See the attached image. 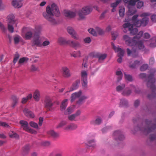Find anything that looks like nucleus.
Listing matches in <instances>:
<instances>
[{
  "label": "nucleus",
  "mask_w": 156,
  "mask_h": 156,
  "mask_svg": "<svg viewBox=\"0 0 156 156\" xmlns=\"http://www.w3.org/2000/svg\"><path fill=\"white\" fill-rule=\"evenodd\" d=\"M60 15L58 8L55 3H52L51 6L49 5L47 6L45 11L43 12L42 14L44 18L52 25L57 23V21L53 17L54 15L58 17Z\"/></svg>",
  "instance_id": "1"
},
{
  "label": "nucleus",
  "mask_w": 156,
  "mask_h": 156,
  "mask_svg": "<svg viewBox=\"0 0 156 156\" xmlns=\"http://www.w3.org/2000/svg\"><path fill=\"white\" fill-rule=\"evenodd\" d=\"M123 39L126 44L129 46H134L137 47L139 50H143L144 48L143 42L141 41H137V40L131 39V38L128 35H124Z\"/></svg>",
  "instance_id": "2"
},
{
  "label": "nucleus",
  "mask_w": 156,
  "mask_h": 156,
  "mask_svg": "<svg viewBox=\"0 0 156 156\" xmlns=\"http://www.w3.org/2000/svg\"><path fill=\"white\" fill-rule=\"evenodd\" d=\"M154 76L153 74H150L148 76V80L147 83V87H150L152 90V94L148 95V98L150 99L156 98V93H155V92L156 91V87L154 84L155 82V79Z\"/></svg>",
  "instance_id": "3"
},
{
  "label": "nucleus",
  "mask_w": 156,
  "mask_h": 156,
  "mask_svg": "<svg viewBox=\"0 0 156 156\" xmlns=\"http://www.w3.org/2000/svg\"><path fill=\"white\" fill-rule=\"evenodd\" d=\"M148 13L144 12L141 14L140 16L144 17L142 20H138L133 22L134 25L136 27H140L141 26L145 27L147 25L148 22V18L147 16H149Z\"/></svg>",
  "instance_id": "4"
},
{
  "label": "nucleus",
  "mask_w": 156,
  "mask_h": 156,
  "mask_svg": "<svg viewBox=\"0 0 156 156\" xmlns=\"http://www.w3.org/2000/svg\"><path fill=\"white\" fill-rule=\"evenodd\" d=\"M145 123L147 126V128L142 129L137 127L136 130L143 131L144 133L147 134L156 128V124H153L152 121L148 119H146L145 120Z\"/></svg>",
  "instance_id": "5"
},
{
  "label": "nucleus",
  "mask_w": 156,
  "mask_h": 156,
  "mask_svg": "<svg viewBox=\"0 0 156 156\" xmlns=\"http://www.w3.org/2000/svg\"><path fill=\"white\" fill-rule=\"evenodd\" d=\"M92 8L89 6L84 7L82 9L80 10L78 12L79 18L81 20H83L85 18V16L89 14L92 11Z\"/></svg>",
  "instance_id": "6"
},
{
  "label": "nucleus",
  "mask_w": 156,
  "mask_h": 156,
  "mask_svg": "<svg viewBox=\"0 0 156 156\" xmlns=\"http://www.w3.org/2000/svg\"><path fill=\"white\" fill-rule=\"evenodd\" d=\"M31 43V46L32 47L36 46L41 47H42L41 39L39 33L37 32L35 33Z\"/></svg>",
  "instance_id": "7"
},
{
  "label": "nucleus",
  "mask_w": 156,
  "mask_h": 156,
  "mask_svg": "<svg viewBox=\"0 0 156 156\" xmlns=\"http://www.w3.org/2000/svg\"><path fill=\"white\" fill-rule=\"evenodd\" d=\"M44 108L48 111H51L53 105L51 97L48 96H46L44 99Z\"/></svg>",
  "instance_id": "8"
},
{
  "label": "nucleus",
  "mask_w": 156,
  "mask_h": 156,
  "mask_svg": "<svg viewBox=\"0 0 156 156\" xmlns=\"http://www.w3.org/2000/svg\"><path fill=\"white\" fill-rule=\"evenodd\" d=\"M112 45L115 51L118 53V56L119 57V58L117 59V61L119 63H121L122 62V57L124 55V51L120 48L115 46L113 43H112Z\"/></svg>",
  "instance_id": "9"
},
{
  "label": "nucleus",
  "mask_w": 156,
  "mask_h": 156,
  "mask_svg": "<svg viewBox=\"0 0 156 156\" xmlns=\"http://www.w3.org/2000/svg\"><path fill=\"white\" fill-rule=\"evenodd\" d=\"M81 84L82 87L84 89H86L87 87V71L83 70L81 73Z\"/></svg>",
  "instance_id": "10"
},
{
  "label": "nucleus",
  "mask_w": 156,
  "mask_h": 156,
  "mask_svg": "<svg viewBox=\"0 0 156 156\" xmlns=\"http://www.w3.org/2000/svg\"><path fill=\"white\" fill-rule=\"evenodd\" d=\"M61 73L62 76L65 78H69L71 76V73L69 69L67 66H64L61 69Z\"/></svg>",
  "instance_id": "11"
},
{
  "label": "nucleus",
  "mask_w": 156,
  "mask_h": 156,
  "mask_svg": "<svg viewBox=\"0 0 156 156\" xmlns=\"http://www.w3.org/2000/svg\"><path fill=\"white\" fill-rule=\"evenodd\" d=\"M67 31L72 38L76 40L79 39V35L72 27H67Z\"/></svg>",
  "instance_id": "12"
},
{
  "label": "nucleus",
  "mask_w": 156,
  "mask_h": 156,
  "mask_svg": "<svg viewBox=\"0 0 156 156\" xmlns=\"http://www.w3.org/2000/svg\"><path fill=\"white\" fill-rule=\"evenodd\" d=\"M93 56L98 58L99 62H101L102 61L104 60L105 59L107 55L105 54H102L98 52H96L94 54Z\"/></svg>",
  "instance_id": "13"
},
{
  "label": "nucleus",
  "mask_w": 156,
  "mask_h": 156,
  "mask_svg": "<svg viewBox=\"0 0 156 156\" xmlns=\"http://www.w3.org/2000/svg\"><path fill=\"white\" fill-rule=\"evenodd\" d=\"M23 0H13L12 2V5L15 8H20L23 5L22 2Z\"/></svg>",
  "instance_id": "14"
},
{
  "label": "nucleus",
  "mask_w": 156,
  "mask_h": 156,
  "mask_svg": "<svg viewBox=\"0 0 156 156\" xmlns=\"http://www.w3.org/2000/svg\"><path fill=\"white\" fill-rule=\"evenodd\" d=\"M67 44L73 48H79L81 47V44L78 41H74L71 40H68Z\"/></svg>",
  "instance_id": "15"
},
{
  "label": "nucleus",
  "mask_w": 156,
  "mask_h": 156,
  "mask_svg": "<svg viewBox=\"0 0 156 156\" xmlns=\"http://www.w3.org/2000/svg\"><path fill=\"white\" fill-rule=\"evenodd\" d=\"M30 148V144H27L24 146L23 147L22 153L23 155L26 156L29 153Z\"/></svg>",
  "instance_id": "16"
},
{
  "label": "nucleus",
  "mask_w": 156,
  "mask_h": 156,
  "mask_svg": "<svg viewBox=\"0 0 156 156\" xmlns=\"http://www.w3.org/2000/svg\"><path fill=\"white\" fill-rule=\"evenodd\" d=\"M64 15L68 18H73L76 16V13L75 12L69 10H65L64 11Z\"/></svg>",
  "instance_id": "17"
},
{
  "label": "nucleus",
  "mask_w": 156,
  "mask_h": 156,
  "mask_svg": "<svg viewBox=\"0 0 156 156\" xmlns=\"http://www.w3.org/2000/svg\"><path fill=\"white\" fill-rule=\"evenodd\" d=\"M15 16L12 14H10L7 17V21L8 23L15 24L16 22Z\"/></svg>",
  "instance_id": "18"
},
{
  "label": "nucleus",
  "mask_w": 156,
  "mask_h": 156,
  "mask_svg": "<svg viewBox=\"0 0 156 156\" xmlns=\"http://www.w3.org/2000/svg\"><path fill=\"white\" fill-rule=\"evenodd\" d=\"M127 55L128 56H132L133 57H136L137 55V53L136 52L135 50L133 48L131 50L127 48L126 49Z\"/></svg>",
  "instance_id": "19"
},
{
  "label": "nucleus",
  "mask_w": 156,
  "mask_h": 156,
  "mask_svg": "<svg viewBox=\"0 0 156 156\" xmlns=\"http://www.w3.org/2000/svg\"><path fill=\"white\" fill-rule=\"evenodd\" d=\"M77 128V126L75 124H70L67 125L65 127V130L69 131V130H73Z\"/></svg>",
  "instance_id": "20"
},
{
  "label": "nucleus",
  "mask_w": 156,
  "mask_h": 156,
  "mask_svg": "<svg viewBox=\"0 0 156 156\" xmlns=\"http://www.w3.org/2000/svg\"><path fill=\"white\" fill-rule=\"evenodd\" d=\"M23 112L24 114L28 117L34 118V114L27 108H25L23 110Z\"/></svg>",
  "instance_id": "21"
},
{
  "label": "nucleus",
  "mask_w": 156,
  "mask_h": 156,
  "mask_svg": "<svg viewBox=\"0 0 156 156\" xmlns=\"http://www.w3.org/2000/svg\"><path fill=\"white\" fill-rule=\"evenodd\" d=\"M81 94V91L80 90L78 92H75L72 94L71 97V102H73L77 98L79 97Z\"/></svg>",
  "instance_id": "22"
},
{
  "label": "nucleus",
  "mask_w": 156,
  "mask_h": 156,
  "mask_svg": "<svg viewBox=\"0 0 156 156\" xmlns=\"http://www.w3.org/2000/svg\"><path fill=\"white\" fill-rule=\"evenodd\" d=\"M20 123L21 124L22 127L24 130L27 131L28 130V123L27 122L24 120H21Z\"/></svg>",
  "instance_id": "23"
},
{
  "label": "nucleus",
  "mask_w": 156,
  "mask_h": 156,
  "mask_svg": "<svg viewBox=\"0 0 156 156\" xmlns=\"http://www.w3.org/2000/svg\"><path fill=\"white\" fill-rule=\"evenodd\" d=\"M114 135L115 136H119V139L120 140H123L125 138V137L122 134L121 131L119 130H117L115 131L114 133Z\"/></svg>",
  "instance_id": "24"
},
{
  "label": "nucleus",
  "mask_w": 156,
  "mask_h": 156,
  "mask_svg": "<svg viewBox=\"0 0 156 156\" xmlns=\"http://www.w3.org/2000/svg\"><path fill=\"white\" fill-rule=\"evenodd\" d=\"M34 98L36 101H38L40 99V92L37 90H35L33 95Z\"/></svg>",
  "instance_id": "25"
},
{
  "label": "nucleus",
  "mask_w": 156,
  "mask_h": 156,
  "mask_svg": "<svg viewBox=\"0 0 156 156\" xmlns=\"http://www.w3.org/2000/svg\"><path fill=\"white\" fill-rule=\"evenodd\" d=\"M68 40L67 41L64 38L60 37L58 39V43L60 45L67 44Z\"/></svg>",
  "instance_id": "26"
},
{
  "label": "nucleus",
  "mask_w": 156,
  "mask_h": 156,
  "mask_svg": "<svg viewBox=\"0 0 156 156\" xmlns=\"http://www.w3.org/2000/svg\"><path fill=\"white\" fill-rule=\"evenodd\" d=\"M136 12V10L135 8L133 7L129 8L127 14L129 16H132Z\"/></svg>",
  "instance_id": "27"
},
{
  "label": "nucleus",
  "mask_w": 156,
  "mask_h": 156,
  "mask_svg": "<svg viewBox=\"0 0 156 156\" xmlns=\"http://www.w3.org/2000/svg\"><path fill=\"white\" fill-rule=\"evenodd\" d=\"M80 80H77L75 81L73 84L71 90L77 89L78 88L79 84L80 83Z\"/></svg>",
  "instance_id": "28"
},
{
  "label": "nucleus",
  "mask_w": 156,
  "mask_h": 156,
  "mask_svg": "<svg viewBox=\"0 0 156 156\" xmlns=\"http://www.w3.org/2000/svg\"><path fill=\"white\" fill-rule=\"evenodd\" d=\"M125 3L128 4L129 5L134 6L136 3L139 0H123Z\"/></svg>",
  "instance_id": "29"
},
{
  "label": "nucleus",
  "mask_w": 156,
  "mask_h": 156,
  "mask_svg": "<svg viewBox=\"0 0 156 156\" xmlns=\"http://www.w3.org/2000/svg\"><path fill=\"white\" fill-rule=\"evenodd\" d=\"M29 60V58L27 57H24L20 58L18 62V64H22L24 63H27Z\"/></svg>",
  "instance_id": "30"
},
{
  "label": "nucleus",
  "mask_w": 156,
  "mask_h": 156,
  "mask_svg": "<svg viewBox=\"0 0 156 156\" xmlns=\"http://www.w3.org/2000/svg\"><path fill=\"white\" fill-rule=\"evenodd\" d=\"M102 120L100 118H98L95 120H92L91 123L94 125H99L101 124Z\"/></svg>",
  "instance_id": "31"
},
{
  "label": "nucleus",
  "mask_w": 156,
  "mask_h": 156,
  "mask_svg": "<svg viewBox=\"0 0 156 156\" xmlns=\"http://www.w3.org/2000/svg\"><path fill=\"white\" fill-rule=\"evenodd\" d=\"M67 99H65L63 101L61 105H60V108L61 111H64L65 110L67 105Z\"/></svg>",
  "instance_id": "32"
},
{
  "label": "nucleus",
  "mask_w": 156,
  "mask_h": 156,
  "mask_svg": "<svg viewBox=\"0 0 156 156\" xmlns=\"http://www.w3.org/2000/svg\"><path fill=\"white\" fill-rule=\"evenodd\" d=\"M33 36V32L30 30L27 31L24 36V38L26 40L30 39Z\"/></svg>",
  "instance_id": "33"
},
{
  "label": "nucleus",
  "mask_w": 156,
  "mask_h": 156,
  "mask_svg": "<svg viewBox=\"0 0 156 156\" xmlns=\"http://www.w3.org/2000/svg\"><path fill=\"white\" fill-rule=\"evenodd\" d=\"M48 133L49 135L55 138L57 137L58 136V133L52 130H49L48 132Z\"/></svg>",
  "instance_id": "34"
},
{
  "label": "nucleus",
  "mask_w": 156,
  "mask_h": 156,
  "mask_svg": "<svg viewBox=\"0 0 156 156\" xmlns=\"http://www.w3.org/2000/svg\"><path fill=\"white\" fill-rule=\"evenodd\" d=\"M12 98L13 101L12 106V108H14L18 103V98L15 96H12Z\"/></svg>",
  "instance_id": "35"
},
{
  "label": "nucleus",
  "mask_w": 156,
  "mask_h": 156,
  "mask_svg": "<svg viewBox=\"0 0 156 156\" xmlns=\"http://www.w3.org/2000/svg\"><path fill=\"white\" fill-rule=\"evenodd\" d=\"M140 64V61L136 60L134 61L133 64L129 65V67L133 69L139 66Z\"/></svg>",
  "instance_id": "36"
},
{
  "label": "nucleus",
  "mask_w": 156,
  "mask_h": 156,
  "mask_svg": "<svg viewBox=\"0 0 156 156\" xmlns=\"http://www.w3.org/2000/svg\"><path fill=\"white\" fill-rule=\"evenodd\" d=\"M143 32L142 31H141L139 32V33L137 34L133 38H131V39H134L135 40H138L143 35Z\"/></svg>",
  "instance_id": "37"
},
{
  "label": "nucleus",
  "mask_w": 156,
  "mask_h": 156,
  "mask_svg": "<svg viewBox=\"0 0 156 156\" xmlns=\"http://www.w3.org/2000/svg\"><path fill=\"white\" fill-rule=\"evenodd\" d=\"M127 101L124 99H122L120 100V102L119 104V105L122 106L126 107L128 105Z\"/></svg>",
  "instance_id": "38"
},
{
  "label": "nucleus",
  "mask_w": 156,
  "mask_h": 156,
  "mask_svg": "<svg viewBox=\"0 0 156 156\" xmlns=\"http://www.w3.org/2000/svg\"><path fill=\"white\" fill-rule=\"evenodd\" d=\"M9 137L11 138H18L19 137L18 135L13 131H11L9 133Z\"/></svg>",
  "instance_id": "39"
},
{
  "label": "nucleus",
  "mask_w": 156,
  "mask_h": 156,
  "mask_svg": "<svg viewBox=\"0 0 156 156\" xmlns=\"http://www.w3.org/2000/svg\"><path fill=\"white\" fill-rule=\"evenodd\" d=\"M32 97V95L31 94H29L27 97L23 98L22 100V103L23 104H24L26 103L27 101L30 99Z\"/></svg>",
  "instance_id": "40"
},
{
  "label": "nucleus",
  "mask_w": 156,
  "mask_h": 156,
  "mask_svg": "<svg viewBox=\"0 0 156 156\" xmlns=\"http://www.w3.org/2000/svg\"><path fill=\"white\" fill-rule=\"evenodd\" d=\"M129 31H130V33L133 35H135L136 34L138 31L137 28H135L133 29V25L131 26V28H129Z\"/></svg>",
  "instance_id": "41"
},
{
  "label": "nucleus",
  "mask_w": 156,
  "mask_h": 156,
  "mask_svg": "<svg viewBox=\"0 0 156 156\" xmlns=\"http://www.w3.org/2000/svg\"><path fill=\"white\" fill-rule=\"evenodd\" d=\"M131 90L126 88L123 90L122 94L124 96H128L131 94Z\"/></svg>",
  "instance_id": "42"
},
{
  "label": "nucleus",
  "mask_w": 156,
  "mask_h": 156,
  "mask_svg": "<svg viewBox=\"0 0 156 156\" xmlns=\"http://www.w3.org/2000/svg\"><path fill=\"white\" fill-rule=\"evenodd\" d=\"M133 25V24H130L129 23H125L123 25V27L124 29L123 30V31L124 32H126V31L125 30V29L126 28H128L129 30V28H131V26Z\"/></svg>",
  "instance_id": "43"
},
{
  "label": "nucleus",
  "mask_w": 156,
  "mask_h": 156,
  "mask_svg": "<svg viewBox=\"0 0 156 156\" xmlns=\"http://www.w3.org/2000/svg\"><path fill=\"white\" fill-rule=\"evenodd\" d=\"M14 24L8 23V29L9 32L11 33H12L14 32L13 25Z\"/></svg>",
  "instance_id": "44"
},
{
  "label": "nucleus",
  "mask_w": 156,
  "mask_h": 156,
  "mask_svg": "<svg viewBox=\"0 0 156 156\" xmlns=\"http://www.w3.org/2000/svg\"><path fill=\"white\" fill-rule=\"evenodd\" d=\"M124 76L125 77V79H126V80L130 82L133 81V77H132L131 75L129 74H127L125 73H124Z\"/></svg>",
  "instance_id": "45"
},
{
  "label": "nucleus",
  "mask_w": 156,
  "mask_h": 156,
  "mask_svg": "<svg viewBox=\"0 0 156 156\" xmlns=\"http://www.w3.org/2000/svg\"><path fill=\"white\" fill-rule=\"evenodd\" d=\"M71 56L75 58L80 57L81 56L80 51H78L76 52L73 53L71 54Z\"/></svg>",
  "instance_id": "46"
},
{
  "label": "nucleus",
  "mask_w": 156,
  "mask_h": 156,
  "mask_svg": "<svg viewBox=\"0 0 156 156\" xmlns=\"http://www.w3.org/2000/svg\"><path fill=\"white\" fill-rule=\"evenodd\" d=\"M73 111V107H69L65 111L64 114L65 115H67L71 113Z\"/></svg>",
  "instance_id": "47"
},
{
  "label": "nucleus",
  "mask_w": 156,
  "mask_h": 156,
  "mask_svg": "<svg viewBox=\"0 0 156 156\" xmlns=\"http://www.w3.org/2000/svg\"><path fill=\"white\" fill-rule=\"evenodd\" d=\"M20 57V55L17 52H16L14 55V59L13 60V63L14 64L16 63L18 59Z\"/></svg>",
  "instance_id": "48"
},
{
  "label": "nucleus",
  "mask_w": 156,
  "mask_h": 156,
  "mask_svg": "<svg viewBox=\"0 0 156 156\" xmlns=\"http://www.w3.org/2000/svg\"><path fill=\"white\" fill-rule=\"evenodd\" d=\"M125 87L124 84L122 83L120 85H119L116 87V90L118 92L122 90Z\"/></svg>",
  "instance_id": "49"
},
{
  "label": "nucleus",
  "mask_w": 156,
  "mask_h": 156,
  "mask_svg": "<svg viewBox=\"0 0 156 156\" xmlns=\"http://www.w3.org/2000/svg\"><path fill=\"white\" fill-rule=\"evenodd\" d=\"M20 35H16L14 37V43L15 44L18 43L20 42Z\"/></svg>",
  "instance_id": "50"
},
{
  "label": "nucleus",
  "mask_w": 156,
  "mask_h": 156,
  "mask_svg": "<svg viewBox=\"0 0 156 156\" xmlns=\"http://www.w3.org/2000/svg\"><path fill=\"white\" fill-rule=\"evenodd\" d=\"M88 31L89 33H90L93 36H97V32H96L94 30V29H89L88 30Z\"/></svg>",
  "instance_id": "51"
},
{
  "label": "nucleus",
  "mask_w": 156,
  "mask_h": 156,
  "mask_svg": "<svg viewBox=\"0 0 156 156\" xmlns=\"http://www.w3.org/2000/svg\"><path fill=\"white\" fill-rule=\"evenodd\" d=\"M95 29L96 30L97 32L98 33L99 35H101L104 34V31L99 27H96Z\"/></svg>",
  "instance_id": "52"
},
{
  "label": "nucleus",
  "mask_w": 156,
  "mask_h": 156,
  "mask_svg": "<svg viewBox=\"0 0 156 156\" xmlns=\"http://www.w3.org/2000/svg\"><path fill=\"white\" fill-rule=\"evenodd\" d=\"M148 68V65L147 64H144L141 66L140 68V70L142 71H144L147 70Z\"/></svg>",
  "instance_id": "53"
},
{
  "label": "nucleus",
  "mask_w": 156,
  "mask_h": 156,
  "mask_svg": "<svg viewBox=\"0 0 156 156\" xmlns=\"http://www.w3.org/2000/svg\"><path fill=\"white\" fill-rule=\"evenodd\" d=\"M121 2V0H117L115 2L111 4V6L112 8H116L117 5Z\"/></svg>",
  "instance_id": "54"
},
{
  "label": "nucleus",
  "mask_w": 156,
  "mask_h": 156,
  "mask_svg": "<svg viewBox=\"0 0 156 156\" xmlns=\"http://www.w3.org/2000/svg\"><path fill=\"white\" fill-rule=\"evenodd\" d=\"M88 145L90 147H94L95 145V141L94 140H90L88 141Z\"/></svg>",
  "instance_id": "55"
},
{
  "label": "nucleus",
  "mask_w": 156,
  "mask_h": 156,
  "mask_svg": "<svg viewBox=\"0 0 156 156\" xmlns=\"http://www.w3.org/2000/svg\"><path fill=\"white\" fill-rule=\"evenodd\" d=\"M6 8V5L3 4L2 0H0V11L4 10Z\"/></svg>",
  "instance_id": "56"
},
{
  "label": "nucleus",
  "mask_w": 156,
  "mask_h": 156,
  "mask_svg": "<svg viewBox=\"0 0 156 156\" xmlns=\"http://www.w3.org/2000/svg\"><path fill=\"white\" fill-rule=\"evenodd\" d=\"M125 9L124 8L120 9L119 11V13L120 16L121 17L123 16L124 14Z\"/></svg>",
  "instance_id": "57"
},
{
  "label": "nucleus",
  "mask_w": 156,
  "mask_h": 156,
  "mask_svg": "<svg viewBox=\"0 0 156 156\" xmlns=\"http://www.w3.org/2000/svg\"><path fill=\"white\" fill-rule=\"evenodd\" d=\"M112 40H115L118 36V33L116 32H112Z\"/></svg>",
  "instance_id": "58"
},
{
  "label": "nucleus",
  "mask_w": 156,
  "mask_h": 156,
  "mask_svg": "<svg viewBox=\"0 0 156 156\" xmlns=\"http://www.w3.org/2000/svg\"><path fill=\"white\" fill-rule=\"evenodd\" d=\"M30 126L35 128L37 129L38 128V126L37 124L33 122H30Z\"/></svg>",
  "instance_id": "59"
},
{
  "label": "nucleus",
  "mask_w": 156,
  "mask_h": 156,
  "mask_svg": "<svg viewBox=\"0 0 156 156\" xmlns=\"http://www.w3.org/2000/svg\"><path fill=\"white\" fill-rule=\"evenodd\" d=\"M0 126L7 128L9 127L8 124L5 122H0Z\"/></svg>",
  "instance_id": "60"
},
{
  "label": "nucleus",
  "mask_w": 156,
  "mask_h": 156,
  "mask_svg": "<svg viewBox=\"0 0 156 156\" xmlns=\"http://www.w3.org/2000/svg\"><path fill=\"white\" fill-rule=\"evenodd\" d=\"M76 116L74 115V114H72L71 115L68 116V119L71 121H75V118H76Z\"/></svg>",
  "instance_id": "61"
},
{
  "label": "nucleus",
  "mask_w": 156,
  "mask_h": 156,
  "mask_svg": "<svg viewBox=\"0 0 156 156\" xmlns=\"http://www.w3.org/2000/svg\"><path fill=\"white\" fill-rule=\"evenodd\" d=\"M41 144L44 146H48L50 145V143L48 141H44L41 143Z\"/></svg>",
  "instance_id": "62"
},
{
  "label": "nucleus",
  "mask_w": 156,
  "mask_h": 156,
  "mask_svg": "<svg viewBox=\"0 0 156 156\" xmlns=\"http://www.w3.org/2000/svg\"><path fill=\"white\" fill-rule=\"evenodd\" d=\"M131 88H133L134 89H135V93L137 94H139L140 93V90L139 88H136L133 85H131Z\"/></svg>",
  "instance_id": "63"
},
{
  "label": "nucleus",
  "mask_w": 156,
  "mask_h": 156,
  "mask_svg": "<svg viewBox=\"0 0 156 156\" xmlns=\"http://www.w3.org/2000/svg\"><path fill=\"white\" fill-rule=\"evenodd\" d=\"M67 124V122L66 121H62L60 122L57 126V128L62 127L65 126Z\"/></svg>",
  "instance_id": "64"
}]
</instances>
